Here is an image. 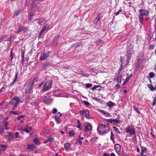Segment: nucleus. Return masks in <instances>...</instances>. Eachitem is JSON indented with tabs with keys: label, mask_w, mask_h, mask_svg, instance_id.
Segmentation results:
<instances>
[{
	"label": "nucleus",
	"mask_w": 156,
	"mask_h": 156,
	"mask_svg": "<svg viewBox=\"0 0 156 156\" xmlns=\"http://www.w3.org/2000/svg\"><path fill=\"white\" fill-rule=\"evenodd\" d=\"M116 80L119 83H121V77H118L117 78Z\"/></svg>",
	"instance_id": "nucleus-45"
},
{
	"label": "nucleus",
	"mask_w": 156,
	"mask_h": 156,
	"mask_svg": "<svg viewBox=\"0 0 156 156\" xmlns=\"http://www.w3.org/2000/svg\"><path fill=\"white\" fill-rule=\"evenodd\" d=\"M77 142L78 143L80 144V145L82 144V142L81 140H80L79 139V138H78L77 140Z\"/></svg>",
	"instance_id": "nucleus-56"
},
{
	"label": "nucleus",
	"mask_w": 156,
	"mask_h": 156,
	"mask_svg": "<svg viewBox=\"0 0 156 156\" xmlns=\"http://www.w3.org/2000/svg\"><path fill=\"white\" fill-rule=\"evenodd\" d=\"M4 132V129L3 128L0 126V134H2Z\"/></svg>",
	"instance_id": "nucleus-35"
},
{
	"label": "nucleus",
	"mask_w": 156,
	"mask_h": 156,
	"mask_svg": "<svg viewBox=\"0 0 156 156\" xmlns=\"http://www.w3.org/2000/svg\"><path fill=\"white\" fill-rule=\"evenodd\" d=\"M24 99L22 97H15L12 99V104H13V106L12 108V110H16L17 105H18L19 103H22L23 102Z\"/></svg>",
	"instance_id": "nucleus-2"
},
{
	"label": "nucleus",
	"mask_w": 156,
	"mask_h": 156,
	"mask_svg": "<svg viewBox=\"0 0 156 156\" xmlns=\"http://www.w3.org/2000/svg\"><path fill=\"white\" fill-rule=\"evenodd\" d=\"M130 76H128L126 79L125 81L128 82L129 81V80H130Z\"/></svg>",
	"instance_id": "nucleus-55"
},
{
	"label": "nucleus",
	"mask_w": 156,
	"mask_h": 156,
	"mask_svg": "<svg viewBox=\"0 0 156 156\" xmlns=\"http://www.w3.org/2000/svg\"><path fill=\"white\" fill-rule=\"evenodd\" d=\"M74 132L73 130L70 131L69 132V135L70 136H72L74 135Z\"/></svg>",
	"instance_id": "nucleus-31"
},
{
	"label": "nucleus",
	"mask_w": 156,
	"mask_h": 156,
	"mask_svg": "<svg viewBox=\"0 0 156 156\" xmlns=\"http://www.w3.org/2000/svg\"><path fill=\"white\" fill-rule=\"evenodd\" d=\"M24 117L25 116L24 115H22L20 116H18V117H17V119L18 120H19L21 118H24Z\"/></svg>",
	"instance_id": "nucleus-48"
},
{
	"label": "nucleus",
	"mask_w": 156,
	"mask_h": 156,
	"mask_svg": "<svg viewBox=\"0 0 156 156\" xmlns=\"http://www.w3.org/2000/svg\"><path fill=\"white\" fill-rule=\"evenodd\" d=\"M49 142H50L48 140V138L46 140H45L44 141V144H46V143Z\"/></svg>",
	"instance_id": "nucleus-64"
},
{
	"label": "nucleus",
	"mask_w": 156,
	"mask_h": 156,
	"mask_svg": "<svg viewBox=\"0 0 156 156\" xmlns=\"http://www.w3.org/2000/svg\"><path fill=\"white\" fill-rule=\"evenodd\" d=\"M133 108L137 112V113H140V112L136 106H134Z\"/></svg>",
	"instance_id": "nucleus-43"
},
{
	"label": "nucleus",
	"mask_w": 156,
	"mask_h": 156,
	"mask_svg": "<svg viewBox=\"0 0 156 156\" xmlns=\"http://www.w3.org/2000/svg\"><path fill=\"white\" fill-rule=\"evenodd\" d=\"M19 31H16V32H20L23 31L24 33L27 32L28 31V28L24 27H18Z\"/></svg>",
	"instance_id": "nucleus-9"
},
{
	"label": "nucleus",
	"mask_w": 156,
	"mask_h": 156,
	"mask_svg": "<svg viewBox=\"0 0 156 156\" xmlns=\"http://www.w3.org/2000/svg\"><path fill=\"white\" fill-rule=\"evenodd\" d=\"M19 133L18 132H16L15 133V137L16 138H17L18 137V135H19Z\"/></svg>",
	"instance_id": "nucleus-59"
},
{
	"label": "nucleus",
	"mask_w": 156,
	"mask_h": 156,
	"mask_svg": "<svg viewBox=\"0 0 156 156\" xmlns=\"http://www.w3.org/2000/svg\"><path fill=\"white\" fill-rule=\"evenodd\" d=\"M19 72H16V74L15 75V79L13 82V83H14L16 80L17 79V76Z\"/></svg>",
	"instance_id": "nucleus-32"
},
{
	"label": "nucleus",
	"mask_w": 156,
	"mask_h": 156,
	"mask_svg": "<svg viewBox=\"0 0 156 156\" xmlns=\"http://www.w3.org/2000/svg\"><path fill=\"white\" fill-rule=\"evenodd\" d=\"M110 138H111V140H112L113 141L114 143V136L113 133L112 132H111Z\"/></svg>",
	"instance_id": "nucleus-36"
},
{
	"label": "nucleus",
	"mask_w": 156,
	"mask_h": 156,
	"mask_svg": "<svg viewBox=\"0 0 156 156\" xmlns=\"http://www.w3.org/2000/svg\"><path fill=\"white\" fill-rule=\"evenodd\" d=\"M85 114V111L81 110L80 112V114L81 116H83Z\"/></svg>",
	"instance_id": "nucleus-47"
},
{
	"label": "nucleus",
	"mask_w": 156,
	"mask_h": 156,
	"mask_svg": "<svg viewBox=\"0 0 156 156\" xmlns=\"http://www.w3.org/2000/svg\"><path fill=\"white\" fill-rule=\"evenodd\" d=\"M83 102L84 104L88 106L90 105V103L89 102H88L86 101H84Z\"/></svg>",
	"instance_id": "nucleus-54"
},
{
	"label": "nucleus",
	"mask_w": 156,
	"mask_h": 156,
	"mask_svg": "<svg viewBox=\"0 0 156 156\" xmlns=\"http://www.w3.org/2000/svg\"><path fill=\"white\" fill-rule=\"evenodd\" d=\"M101 112L102 113L104 114L105 116L106 117H111L112 116L111 114L108 112H106L104 110H101Z\"/></svg>",
	"instance_id": "nucleus-15"
},
{
	"label": "nucleus",
	"mask_w": 156,
	"mask_h": 156,
	"mask_svg": "<svg viewBox=\"0 0 156 156\" xmlns=\"http://www.w3.org/2000/svg\"><path fill=\"white\" fill-rule=\"evenodd\" d=\"M143 16L141 14H140L139 16V21L140 23L142 25L143 24Z\"/></svg>",
	"instance_id": "nucleus-19"
},
{
	"label": "nucleus",
	"mask_w": 156,
	"mask_h": 156,
	"mask_svg": "<svg viewBox=\"0 0 156 156\" xmlns=\"http://www.w3.org/2000/svg\"><path fill=\"white\" fill-rule=\"evenodd\" d=\"M80 125H78L77 126V127L80 128V129H82V128L81 127Z\"/></svg>",
	"instance_id": "nucleus-61"
},
{
	"label": "nucleus",
	"mask_w": 156,
	"mask_h": 156,
	"mask_svg": "<svg viewBox=\"0 0 156 156\" xmlns=\"http://www.w3.org/2000/svg\"><path fill=\"white\" fill-rule=\"evenodd\" d=\"M34 142L37 145L40 144V141L39 139L37 137H35L33 139Z\"/></svg>",
	"instance_id": "nucleus-17"
},
{
	"label": "nucleus",
	"mask_w": 156,
	"mask_h": 156,
	"mask_svg": "<svg viewBox=\"0 0 156 156\" xmlns=\"http://www.w3.org/2000/svg\"><path fill=\"white\" fill-rule=\"evenodd\" d=\"M115 104L114 103L111 101L108 102L107 104V105L110 108H111L112 106L114 105Z\"/></svg>",
	"instance_id": "nucleus-21"
},
{
	"label": "nucleus",
	"mask_w": 156,
	"mask_h": 156,
	"mask_svg": "<svg viewBox=\"0 0 156 156\" xmlns=\"http://www.w3.org/2000/svg\"><path fill=\"white\" fill-rule=\"evenodd\" d=\"M85 117L87 119H90L91 117L89 115V112L87 110L85 111Z\"/></svg>",
	"instance_id": "nucleus-20"
},
{
	"label": "nucleus",
	"mask_w": 156,
	"mask_h": 156,
	"mask_svg": "<svg viewBox=\"0 0 156 156\" xmlns=\"http://www.w3.org/2000/svg\"><path fill=\"white\" fill-rule=\"evenodd\" d=\"M113 128L116 133H120V131L119 129L116 127L114 126L113 127Z\"/></svg>",
	"instance_id": "nucleus-39"
},
{
	"label": "nucleus",
	"mask_w": 156,
	"mask_h": 156,
	"mask_svg": "<svg viewBox=\"0 0 156 156\" xmlns=\"http://www.w3.org/2000/svg\"><path fill=\"white\" fill-rule=\"evenodd\" d=\"M109 130V127L105 125H102L99 126L97 128L98 132L100 133H107Z\"/></svg>",
	"instance_id": "nucleus-3"
},
{
	"label": "nucleus",
	"mask_w": 156,
	"mask_h": 156,
	"mask_svg": "<svg viewBox=\"0 0 156 156\" xmlns=\"http://www.w3.org/2000/svg\"><path fill=\"white\" fill-rule=\"evenodd\" d=\"M97 138L96 137H93L91 139V140L92 141H94Z\"/></svg>",
	"instance_id": "nucleus-63"
},
{
	"label": "nucleus",
	"mask_w": 156,
	"mask_h": 156,
	"mask_svg": "<svg viewBox=\"0 0 156 156\" xmlns=\"http://www.w3.org/2000/svg\"><path fill=\"white\" fill-rule=\"evenodd\" d=\"M148 86L149 88L152 91L154 90V87L153 85L151 84H150L148 85Z\"/></svg>",
	"instance_id": "nucleus-24"
},
{
	"label": "nucleus",
	"mask_w": 156,
	"mask_h": 156,
	"mask_svg": "<svg viewBox=\"0 0 156 156\" xmlns=\"http://www.w3.org/2000/svg\"><path fill=\"white\" fill-rule=\"evenodd\" d=\"M100 19L99 16L98 15L93 21L94 24L96 25Z\"/></svg>",
	"instance_id": "nucleus-13"
},
{
	"label": "nucleus",
	"mask_w": 156,
	"mask_h": 156,
	"mask_svg": "<svg viewBox=\"0 0 156 156\" xmlns=\"http://www.w3.org/2000/svg\"><path fill=\"white\" fill-rule=\"evenodd\" d=\"M54 118L56 122L58 124L60 123V118L59 117L56 116H55Z\"/></svg>",
	"instance_id": "nucleus-23"
},
{
	"label": "nucleus",
	"mask_w": 156,
	"mask_h": 156,
	"mask_svg": "<svg viewBox=\"0 0 156 156\" xmlns=\"http://www.w3.org/2000/svg\"><path fill=\"white\" fill-rule=\"evenodd\" d=\"M45 20V19L44 18L38 19V23L40 25H41L42 23H43Z\"/></svg>",
	"instance_id": "nucleus-18"
},
{
	"label": "nucleus",
	"mask_w": 156,
	"mask_h": 156,
	"mask_svg": "<svg viewBox=\"0 0 156 156\" xmlns=\"http://www.w3.org/2000/svg\"><path fill=\"white\" fill-rule=\"evenodd\" d=\"M20 10H18V11L15 12V13L14 14V16H16L18 15V14L20 12Z\"/></svg>",
	"instance_id": "nucleus-34"
},
{
	"label": "nucleus",
	"mask_w": 156,
	"mask_h": 156,
	"mask_svg": "<svg viewBox=\"0 0 156 156\" xmlns=\"http://www.w3.org/2000/svg\"><path fill=\"white\" fill-rule=\"evenodd\" d=\"M22 58V63L23 66H27V60L26 58Z\"/></svg>",
	"instance_id": "nucleus-12"
},
{
	"label": "nucleus",
	"mask_w": 156,
	"mask_h": 156,
	"mask_svg": "<svg viewBox=\"0 0 156 156\" xmlns=\"http://www.w3.org/2000/svg\"><path fill=\"white\" fill-rule=\"evenodd\" d=\"M16 31H19V29H18V27L17 28H16V29L15 30V32L16 33V34H19L20 32H16Z\"/></svg>",
	"instance_id": "nucleus-62"
},
{
	"label": "nucleus",
	"mask_w": 156,
	"mask_h": 156,
	"mask_svg": "<svg viewBox=\"0 0 156 156\" xmlns=\"http://www.w3.org/2000/svg\"><path fill=\"white\" fill-rule=\"evenodd\" d=\"M31 104L33 106L37 104V103L36 102V100H33L32 102L31 103Z\"/></svg>",
	"instance_id": "nucleus-40"
},
{
	"label": "nucleus",
	"mask_w": 156,
	"mask_h": 156,
	"mask_svg": "<svg viewBox=\"0 0 156 156\" xmlns=\"http://www.w3.org/2000/svg\"><path fill=\"white\" fill-rule=\"evenodd\" d=\"M123 63H122L120 65V68L118 70V72L119 73H120V72L123 69Z\"/></svg>",
	"instance_id": "nucleus-33"
},
{
	"label": "nucleus",
	"mask_w": 156,
	"mask_h": 156,
	"mask_svg": "<svg viewBox=\"0 0 156 156\" xmlns=\"http://www.w3.org/2000/svg\"><path fill=\"white\" fill-rule=\"evenodd\" d=\"M112 121L114 124L119 123L120 122V120L119 119H113Z\"/></svg>",
	"instance_id": "nucleus-27"
},
{
	"label": "nucleus",
	"mask_w": 156,
	"mask_h": 156,
	"mask_svg": "<svg viewBox=\"0 0 156 156\" xmlns=\"http://www.w3.org/2000/svg\"><path fill=\"white\" fill-rule=\"evenodd\" d=\"M156 104V97H155L153 98V105H154Z\"/></svg>",
	"instance_id": "nucleus-44"
},
{
	"label": "nucleus",
	"mask_w": 156,
	"mask_h": 156,
	"mask_svg": "<svg viewBox=\"0 0 156 156\" xmlns=\"http://www.w3.org/2000/svg\"><path fill=\"white\" fill-rule=\"evenodd\" d=\"M52 83V81L51 80L47 81L45 83H44V82H42L39 84L38 87L39 89L42 87L43 91L45 92L51 88Z\"/></svg>",
	"instance_id": "nucleus-1"
},
{
	"label": "nucleus",
	"mask_w": 156,
	"mask_h": 156,
	"mask_svg": "<svg viewBox=\"0 0 156 156\" xmlns=\"http://www.w3.org/2000/svg\"><path fill=\"white\" fill-rule=\"evenodd\" d=\"M33 16V15H32L31 14H30V17L28 20H29L30 21H31L32 20V16Z\"/></svg>",
	"instance_id": "nucleus-57"
},
{
	"label": "nucleus",
	"mask_w": 156,
	"mask_h": 156,
	"mask_svg": "<svg viewBox=\"0 0 156 156\" xmlns=\"http://www.w3.org/2000/svg\"><path fill=\"white\" fill-rule=\"evenodd\" d=\"M70 144L69 143L66 142L64 144V147L66 149H68L69 147Z\"/></svg>",
	"instance_id": "nucleus-26"
},
{
	"label": "nucleus",
	"mask_w": 156,
	"mask_h": 156,
	"mask_svg": "<svg viewBox=\"0 0 156 156\" xmlns=\"http://www.w3.org/2000/svg\"><path fill=\"white\" fill-rule=\"evenodd\" d=\"M149 76L151 78H152L155 76V74L153 72H151L149 73Z\"/></svg>",
	"instance_id": "nucleus-38"
},
{
	"label": "nucleus",
	"mask_w": 156,
	"mask_h": 156,
	"mask_svg": "<svg viewBox=\"0 0 156 156\" xmlns=\"http://www.w3.org/2000/svg\"><path fill=\"white\" fill-rule=\"evenodd\" d=\"M38 4H36L35 5V7H33L32 8V9H33V10H38Z\"/></svg>",
	"instance_id": "nucleus-37"
},
{
	"label": "nucleus",
	"mask_w": 156,
	"mask_h": 156,
	"mask_svg": "<svg viewBox=\"0 0 156 156\" xmlns=\"http://www.w3.org/2000/svg\"><path fill=\"white\" fill-rule=\"evenodd\" d=\"M92 129V125L89 123H87L85 126L84 131L85 132L88 131Z\"/></svg>",
	"instance_id": "nucleus-6"
},
{
	"label": "nucleus",
	"mask_w": 156,
	"mask_h": 156,
	"mask_svg": "<svg viewBox=\"0 0 156 156\" xmlns=\"http://www.w3.org/2000/svg\"><path fill=\"white\" fill-rule=\"evenodd\" d=\"M60 94L58 91L56 90L54 91L53 93V95L55 96H58L60 95Z\"/></svg>",
	"instance_id": "nucleus-25"
},
{
	"label": "nucleus",
	"mask_w": 156,
	"mask_h": 156,
	"mask_svg": "<svg viewBox=\"0 0 156 156\" xmlns=\"http://www.w3.org/2000/svg\"><path fill=\"white\" fill-rule=\"evenodd\" d=\"M34 81L32 80L29 83L28 86L26 88L25 93L26 94H29L32 90L34 85Z\"/></svg>",
	"instance_id": "nucleus-5"
},
{
	"label": "nucleus",
	"mask_w": 156,
	"mask_h": 156,
	"mask_svg": "<svg viewBox=\"0 0 156 156\" xmlns=\"http://www.w3.org/2000/svg\"><path fill=\"white\" fill-rule=\"evenodd\" d=\"M45 30H44V29L43 28L41 31L40 32V33L41 34H43V33L44 32V31Z\"/></svg>",
	"instance_id": "nucleus-60"
},
{
	"label": "nucleus",
	"mask_w": 156,
	"mask_h": 156,
	"mask_svg": "<svg viewBox=\"0 0 156 156\" xmlns=\"http://www.w3.org/2000/svg\"><path fill=\"white\" fill-rule=\"evenodd\" d=\"M121 146L119 144H115V149L117 152H119L121 151Z\"/></svg>",
	"instance_id": "nucleus-10"
},
{
	"label": "nucleus",
	"mask_w": 156,
	"mask_h": 156,
	"mask_svg": "<svg viewBox=\"0 0 156 156\" xmlns=\"http://www.w3.org/2000/svg\"><path fill=\"white\" fill-rule=\"evenodd\" d=\"M125 131L127 133H129L131 135H135L136 132L135 129L132 127V125H128L125 129Z\"/></svg>",
	"instance_id": "nucleus-4"
},
{
	"label": "nucleus",
	"mask_w": 156,
	"mask_h": 156,
	"mask_svg": "<svg viewBox=\"0 0 156 156\" xmlns=\"http://www.w3.org/2000/svg\"><path fill=\"white\" fill-rule=\"evenodd\" d=\"M44 100V103L47 104H50L52 101V99L51 98H48L47 99Z\"/></svg>",
	"instance_id": "nucleus-14"
},
{
	"label": "nucleus",
	"mask_w": 156,
	"mask_h": 156,
	"mask_svg": "<svg viewBox=\"0 0 156 156\" xmlns=\"http://www.w3.org/2000/svg\"><path fill=\"white\" fill-rule=\"evenodd\" d=\"M48 98H48L47 97V96L46 95H44L43 97H42L41 98H40L41 100L43 101L44 102V100H46Z\"/></svg>",
	"instance_id": "nucleus-28"
},
{
	"label": "nucleus",
	"mask_w": 156,
	"mask_h": 156,
	"mask_svg": "<svg viewBox=\"0 0 156 156\" xmlns=\"http://www.w3.org/2000/svg\"><path fill=\"white\" fill-rule=\"evenodd\" d=\"M9 113L10 114H13L15 115H17L18 114L16 112L12 111H10L9 112Z\"/></svg>",
	"instance_id": "nucleus-50"
},
{
	"label": "nucleus",
	"mask_w": 156,
	"mask_h": 156,
	"mask_svg": "<svg viewBox=\"0 0 156 156\" xmlns=\"http://www.w3.org/2000/svg\"><path fill=\"white\" fill-rule=\"evenodd\" d=\"M122 12V10L121 9H120L119 10L115 13V15L117 16L118 15L120 12Z\"/></svg>",
	"instance_id": "nucleus-51"
},
{
	"label": "nucleus",
	"mask_w": 156,
	"mask_h": 156,
	"mask_svg": "<svg viewBox=\"0 0 156 156\" xmlns=\"http://www.w3.org/2000/svg\"><path fill=\"white\" fill-rule=\"evenodd\" d=\"M48 140L50 142H53L54 141V138L51 136H50L48 138Z\"/></svg>",
	"instance_id": "nucleus-42"
},
{
	"label": "nucleus",
	"mask_w": 156,
	"mask_h": 156,
	"mask_svg": "<svg viewBox=\"0 0 156 156\" xmlns=\"http://www.w3.org/2000/svg\"><path fill=\"white\" fill-rule=\"evenodd\" d=\"M139 12L140 13V14L143 16H147L149 13L146 10L140 9L139 10Z\"/></svg>",
	"instance_id": "nucleus-7"
},
{
	"label": "nucleus",
	"mask_w": 156,
	"mask_h": 156,
	"mask_svg": "<svg viewBox=\"0 0 156 156\" xmlns=\"http://www.w3.org/2000/svg\"><path fill=\"white\" fill-rule=\"evenodd\" d=\"M49 27L50 25L48 24H47L44 26L43 29H44V30H45L46 29L48 28Z\"/></svg>",
	"instance_id": "nucleus-53"
},
{
	"label": "nucleus",
	"mask_w": 156,
	"mask_h": 156,
	"mask_svg": "<svg viewBox=\"0 0 156 156\" xmlns=\"http://www.w3.org/2000/svg\"><path fill=\"white\" fill-rule=\"evenodd\" d=\"M131 55L130 53H128L126 55V57L127 58V60L128 61H129L130 59Z\"/></svg>",
	"instance_id": "nucleus-30"
},
{
	"label": "nucleus",
	"mask_w": 156,
	"mask_h": 156,
	"mask_svg": "<svg viewBox=\"0 0 156 156\" xmlns=\"http://www.w3.org/2000/svg\"><path fill=\"white\" fill-rule=\"evenodd\" d=\"M53 111L52 112V113L53 114H55V113H56L57 112V110L55 108H54L53 109Z\"/></svg>",
	"instance_id": "nucleus-58"
},
{
	"label": "nucleus",
	"mask_w": 156,
	"mask_h": 156,
	"mask_svg": "<svg viewBox=\"0 0 156 156\" xmlns=\"http://www.w3.org/2000/svg\"><path fill=\"white\" fill-rule=\"evenodd\" d=\"M49 56L48 53H44L41 55L40 58V60H44L46 59Z\"/></svg>",
	"instance_id": "nucleus-8"
},
{
	"label": "nucleus",
	"mask_w": 156,
	"mask_h": 156,
	"mask_svg": "<svg viewBox=\"0 0 156 156\" xmlns=\"http://www.w3.org/2000/svg\"><path fill=\"white\" fill-rule=\"evenodd\" d=\"M28 148L30 150V151H33V148L30 145H28Z\"/></svg>",
	"instance_id": "nucleus-52"
},
{
	"label": "nucleus",
	"mask_w": 156,
	"mask_h": 156,
	"mask_svg": "<svg viewBox=\"0 0 156 156\" xmlns=\"http://www.w3.org/2000/svg\"><path fill=\"white\" fill-rule=\"evenodd\" d=\"M86 87L87 88H89L91 87L92 86V85L90 83H87L86 84Z\"/></svg>",
	"instance_id": "nucleus-41"
},
{
	"label": "nucleus",
	"mask_w": 156,
	"mask_h": 156,
	"mask_svg": "<svg viewBox=\"0 0 156 156\" xmlns=\"http://www.w3.org/2000/svg\"><path fill=\"white\" fill-rule=\"evenodd\" d=\"M141 155L145 154L144 153L146 151V149L145 147H142L141 148Z\"/></svg>",
	"instance_id": "nucleus-22"
},
{
	"label": "nucleus",
	"mask_w": 156,
	"mask_h": 156,
	"mask_svg": "<svg viewBox=\"0 0 156 156\" xmlns=\"http://www.w3.org/2000/svg\"><path fill=\"white\" fill-rule=\"evenodd\" d=\"M8 133V139H7V140L9 141V142H11V141L10 140H12L13 139L14 136L12 133L10 132H9Z\"/></svg>",
	"instance_id": "nucleus-11"
},
{
	"label": "nucleus",
	"mask_w": 156,
	"mask_h": 156,
	"mask_svg": "<svg viewBox=\"0 0 156 156\" xmlns=\"http://www.w3.org/2000/svg\"><path fill=\"white\" fill-rule=\"evenodd\" d=\"M22 131H25L27 133H28L29 132V130L27 129V127L26 128L23 129Z\"/></svg>",
	"instance_id": "nucleus-46"
},
{
	"label": "nucleus",
	"mask_w": 156,
	"mask_h": 156,
	"mask_svg": "<svg viewBox=\"0 0 156 156\" xmlns=\"http://www.w3.org/2000/svg\"><path fill=\"white\" fill-rule=\"evenodd\" d=\"M96 42L98 45L102 44L105 43L104 41L101 39L98 40Z\"/></svg>",
	"instance_id": "nucleus-16"
},
{
	"label": "nucleus",
	"mask_w": 156,
	"mask_h": 156,
	"mask_svg": "<svg viewBox=\"0 0 156 156\" xmlns=\"http://www.w3.org/2000/svg\"><path fill=\"white\" fill-rule=\"evenodd\" d=\"M0 146L1 148H3V150L4 151L5 150H6V149L7 147V146L5 145L4 144H2L0 145Z\"/></svg>",
	"instance_id": "nucleus-29"
},
{
	"label": "nucleus",
	"mask_w": 156,
	"mask_h": 156,
	"mask_svg": "<svg viewBox=\"0 0 156 156\" xmlns=\"http://www.w3.org/2000/svg\"><path fill=\"white\" fill-rule=\"evenodd\" d=\"M24 53H25V51L22 50L21 51V57L22 58H24Z\"/></svg>",
	"instance_id": "nucleus-49"
}]
</instances>
